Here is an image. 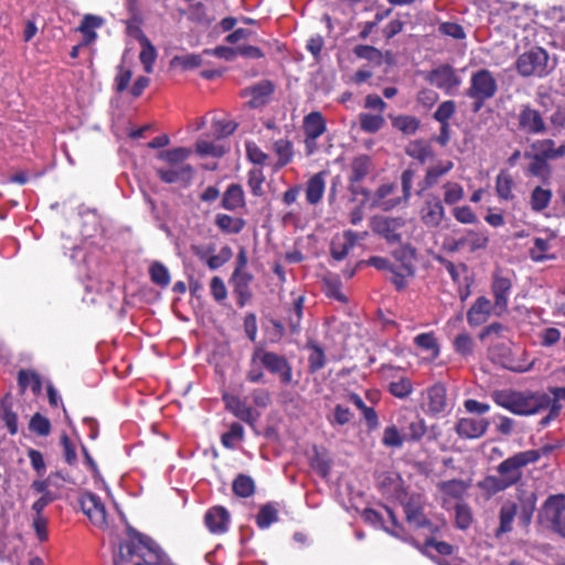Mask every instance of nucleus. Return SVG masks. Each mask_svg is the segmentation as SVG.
Instances as JSON below:
<instances>
[{
	"instance_id": "1",
	"label": "nucleus",
	"mask_w": 565,
	"mask_h": 565,
	"mask_svg": "<svg viewBox=\"0 0 565 565\" xmlns=\"http://www.w3.org/2000/svg\"><path fill=\"white\" fill-rule=\"evenodd\" d=\"M536 461V452H518L501 461L497 467L498 475L487 476L478 482V488L488 497H492L516 484L522 479V469Z\"/></svg>"
},
{
	"instance_id": "2",
	"label": "nucleus",
	"mask_w": 565,
	"mask_h": 565,
	"mask_svg": "<svg viewBox=\"0 0 565 565\" xmlns=\"http://www.w3.org/2000/svg\"><path fill=\"white\" fill-rule=\"evenodd\" d=\"M492 399L497 405L509 412L527 416L545 409L551 404L550 395L545 393L519 392L513 390H501L492 393Z\"/></svg>"
},
{
	"instance_id": "3",
	"label": "nucleus",
	"mask_w": 565,
	"mask_h": 565,
	"mask_svg": "<svg viewBox=\"0 0 565 565\" xmlns=\"http://www.w3.org/2000/svg\"><path fill=\"white\" fill-rule=\"evenodd\" d=\"M136 555L139 561L135 565H172L167 554L149 536L138 532L131 535V543L119 546V556L115 559V565H121L126 556Z\"/></svg>"
},
{
	"instance_id": "4",
	"label": "nucleus",
	"mask_w": 565,
	"mask_h": 565,
	"mask_svg": "<svg viewBox=\"0 0 565 565\" xmlns=\"http://www.w3.org/2000/svg\"><path fill=\"white\" fill-rule=\"evenodd\" d=\"M498 88L497 76L487 68H480L471 74L466 96L473 102V108L478 111L487 100L495 96Z\"/></svg>"
},
{
	"instance_id": "5",
	"label": "nucleus",
	"mask_w": 565,
	"mask_h": 565,
	"mask_svg": "<svg viewBox=\"0 0 565 565\" xmlns=\"http://www.w3.org/2000/svg\"><path fill=\"white\" fill-rule=\"evenodd\" d=\"M548 54L545 50L534 47L518 57L515 67L523 77H545L552 70L548 65Z\"/></svg>"
},
{
	"instance_id": "6",
	"label": "nucleus",
	"mask_w": 565,
	"mask_h": 565,
	"mask_svg": "<svg viewBox=\"0 0 565 565\" xmlns=\"http://www.w3.org/2000/svg\"><path fill=\"white\" fill-rule=\"evenodd\" d=\"M260 363L270 373L279 376L285 385L292 382V370L287 359L275 352L256 349L252 355V364Z\"/></svg>"
},
{
	"instance_id": "7",
	"label": "nucleus",
	"mask_w": 565,
	"mask_h": 565,
	"mask_svg": "<svg viewBox=\"0 0 565 565\" xmlns=\"http://www.w3.org/2000/svg\"><path fill=\"white\" fill-rule=\"evenodd\" d=\"M541 521L565 537V495H550L540 511Z\"/></svg>"
},
{
	"instance_id": "8",
	"label": "nucleus",
	"mask_w": 565,
	"mask_h": 565,
	"mask_svg": "<svg viewBox=\"0 0 565 565\" xmlns=\"http://www.w3.org/2000/svg\"><path fill=\"white\" fill-rule=\"evenodd\" d=\"M426 79L449 96H454L461 85V77L448 64H443L431 70Z\"/></svg>"
},
{
	"instance_id": "9",
	"label": "nucleus",
	"mask_w": 565,
	"mask_h": 565,
	"mask_svg": "<svg viewBox=\"0 0 565 565\" xmlns=\"http://www.w3.org/2000/svg\"><path fill=\"white\" fill-rule=\"evenodd\" d=\"M422 223L428 228H437L446 216L443 201L434 194H427L418 210Z\"/></svg>"
},
{
	"instance_id": "10",
	"label": "nucleus",
	"mask_w": 565,
	"mask_h": 565,
	"mask_svg": "<svg viewBox=\"0 0 565 565\" xmlns=\"http://www.w3.org/2000/svg\"><path fill=\"white\" fill-rule=\"evenodd\" d=\"M446 388L443 384H434L423 393L422 408L430 416L445 414L448 411Z\"/></svg>"
},
{
	"instance_id": "11",
	"label": "nucleus",
	"mask_w": 565,
	"mask_h": 565,
	"mask_svg": "<svg viewBox=\"0 0 565 565\" xmlns=\"http://www.w3.org/2000/svg\"><path fill=\"white\" fill-rule=\"evenodd\" d=\"M79 503L82 511L95 526L104 527L106 525V509L98 495L86 492L82 494Z\"/></svg>"
},
{
	"instance_id": "12",
	"label": "nucleus",
	"mask_w": 565,
	"mask_h": 565,
	"mask_svg": "<svg viewBox=\"0 0 565 565\" xmlns=\"http://www.w3.org/2000/svg\"><path fill=\"white\" fill-rule=\"evenodd\" d=\"M519 129L525 134L540 135L545 132L546 125L539 110L530 105L521 106L518 115Z\"/></svg>"
},
{
	"instance_id": "13",
	"label": "nucleus",
	"mask_w": 565,
	"mask_h": 565,
	"mask_svg": "<svg viewBox=\"0 0 565 565\" xmlns=\"http://www.w3.org/2000/svg\"><path fill=\"white\" fill-rule=\"evenodd\" d=\"M491 290L494 298V313L501 316L508 310L512 282L509 278L495 274L493 276Z\"/></svg>"
},
{
	"instance_id": "14",
	"label": "nucleus",
	"mask_w": 565,
	"mask_h": 565,
	"mask_svg": "<svg viewBox=\"0 0 565 565\" xmlns=\"http://www.w3.org/2000/svg\"><path fill=\"white\" fill-rule=\"evenodd\" d=\"M394 257L399 262V265H394L396 273L395 277H392V282L397 287V289H402L406 285V277H409L414 274V253L411 248L403 247L394 252Z\"/></svg>"
},
{
	"instance_id": "15",
	"label": "nucleus",
	"mask_w": 565,
	"mask_h": 565,
	"mask_svg": "<svg viewBox=\"0 0 565 565\" xmlns=\"http://www.w3.org/2000/svg\"><path fill=\"white\" fill-rule=\"evenodd\" d=\"M367 236V232L344 231L342 235L334 237L331 244V254L337 260H342L349 252L355 246L358 241H362Z\"/></svg>"
},
{
	"instance_id": "16",
	"label": "nucleus",
	"mask_w": 565,
	"mask_h": 565,
	"mask_svg": "<svg viewBox=\"0 0 565 565\" xmlns=\"http://www.w3.org/2000/svg\"><path fill=\"white\" fill-rule=\"evenodd\" d=\"M403 225L401 218L375 216L371 221L372 230L383 236L387 242H397L401 238L399 230Z\"/></svg>"
},
{
	"instance_id": "17",
	"label": "nucleus",
	"mask_w": 565,
	"mask_h": 565,
	"mask_svg": "<svg viewBox=\"0 0 565 565\" xmlns=\"http://www.w3.org/2000/svg\"><path fill=\"white\" fill-rule=\"evenodd\" d=\"M303 130L306 134V146L311 153L317 138L326 131V121L319 111L308 114L303 119Z\"/></svg>"
},
{
	"instance_id": "18",
	"label": "nucleus",
	"mask_w": 565,
	"mask_h": 565,
	"mask_svg": "<svg viewBox=\"0 0 565 565\" xmlns=\"http://www.w3.org/2000/svg\"><path fill=\"white\" fill-rule=\"evenodd\" d=\"M158 177L164 183H183L188 184L193 177V168L190 164H181V167H160L156 169Z\"/></svg>"
},
{
	"instance_id": "19",
	"label": "nucleus",
	"mask_w": 565,
	"mask_h": 565,
	"mask_svg": "<svg viewBox=\"0 0 565 565\" xmlns=\"http://www.w3.org/2000/svg\"><path fill=\"white\" fill-rule=\"evenodd\" d=\"M492 310H494V307L487 297H478L467 312L469 326L479 327L483 324L491 316Z\"/></svg>"
},
{
	"instance_id": "20",
	"label": "nucleus",
	"mask_w": 565,
	"mask_h": 565,
	"mask_svg": "<svg viewBox=\"0 0 565 565\" xmlns=\"http://www.w3.org/2000/svg\"><path fill=\"white\" fill-rule=\"evenodd\" d=\"M204 522L211 533H225L228 530L230 513L223 507H213L206 511Z\"/></svg>"
},
{
	"instance_id": "21",
	"label": "nucleus",
	"mask_w": 565,
	"mask_h": 565,
	"mask_svg": "<svg viewBox=\"0 0 565 565\" xmlns=\"http://www.w3.org/2000/svg\"><path fill=\"white\" fill-rule=\"evenodd\" d=\"M489 422L484 418H461L456 424V431L463 438H479L488 429Z\"/></svg>"
},
{
	"instance_id": "22",
	"label": "nucleus",
	"mask_w": 565,
	"mask_h": 565,
	"mask_svg": "<svg viewBox=\"0 0 565 565\" xmlns=\"http://www.w3.org/2000/svg\"><path fill=\"white\" fill-rule=\"evenodd\" d=\"M399 201V198L396 195V186L390 183L379 186L372 196V205L384 211L392 210Z\"/></svg>"
},
{
	"instance_id": "23",
	"label": "nucleus",
	"mask_w": 565,
	"mask_h": 565,
	"mask_svg": "<svg viewBox=\"0 0 565 565\" xmlns=\"http://www.w3.org/2000/svg\"><path fill=\"white\" fill-rule=\"evenodd\" d=\"M326 177L327 172L321 171L313 174L307 182L306 185V200L309 204H318L326 191Z\"/></svg>"
},
{
	"instance_id": "24",
	"label": "nucleus",
	"mask_w": 565,
	"mask_h": 565,
	"mask_svg": "<svg viewBox=\"0 0 565 565\" xmlns=\"http://www.w3.org/2000/svg\"><path fill=\"white\" fill-rule=\"evenodd\" d=\"M438 489L443 493V504L447 507L449 500L455 499L459 500L463 497L468 489V484L459 479H452L448 481H443L438 483Z\"/></svg>"
},
{
	"instance_id": "25",
	"label": "nucleus",
	"mask_w": 565,
	"mask_h": 565,
	"mask_svg": "<svg viewBox=\"0 0 565 565\" xmlns=\"http://www.w3.org/2000/svg\"><path fill=\"white\" fill-rule=\"evenodd\" d=\"M405 152L411 158L420 163H426L434 158V150L431 145L423 139L413 140L407 143Z\"/></svg>"
},
{
	"instance_id": "26",
	"label": "nucleus",
	"mask_w": 565,
	"mask_h": 565,
	"mask_svg": "<svg viewBox=\"0 0 565 565\" xmlns=\"http://www.w3.org/2000/svg\"><path fill=\"white\" fill-rule=\"evenodd\" d=\"M223 401L226 408L237 418L250 423L253 420V411L241 398L231 394H224Z\"/></svg>"
},
{
	"instance_id": "27",
	"label": "nucleus",
	"mask_w": 565,
	"mask_h": 565,
	"mask_svg": "<svg viewBox=\"0 0 565 565\" xmlns=\"http://www.w3.org/2000/svg\"><path fill=\"white\" fill-rule=\"evenodd\" d=\"M245 205L244 191L238 184H231L224 192L222 206L228 211H236Z\"/></svg>"
},
{
	"instance_id": "28",
	"label": "nucleus",
	"mask_w": 565,
	"mask_h": 565,
	"mask_svg": "<svg viewBox=\"0 0 565 565\" xmlns=\"http://www.w3.org/2000/svg\"><path fill=\"white\" fill-rule=\"evenodd\" d=\"M518 513V505L514 502L507 501L500 509V525L497 530V536L512 531L514 518Z\"/></svg>"
},
{
	"instance_id": "29",
	"label": "nucleus",
	"mask_w": 565,
	"mask_h": 565,
	"mask_svg": "<svg viewBox=\"0 0 565 565\" xmlns=\"http://www.w3.org/2000/svg\"><path fill=\"white\" fill-rule=\"evenodd\" d=\"M398 424L401 425V430H403L406 441H418L427 431L426 423L420 417H414L407 423V426H404L401 420H398Z\"/></svg>"
},
{
	"instance_id": "30",
	"label": "nucleus",
	"mask_w": 565,
	"mask_h": 565,
	"mask_svg": "<svg viewBox=\"0 0 565 565\" xmlns=\"http://www.w3.org/2000/svg\"><path fill=\"white\" fill-rule=\"evenodd\" d=\"M191 149L185 147H178L169 150L160 151L157 154V158L168 166L172 167H181V164H185L184 161L190 157Z\"/></svg>"
},
{
	"instance_id": "31",
	"label": "nucleus",
	"mask_w": 565,
	"mask_h": 565,
	"mask_svg": "<svg viewBox=\"0 0 565 565\" xmlns=\"http://www.w3.org/2000/svg\"><path fill=\"white\" fill-rule=\"evenodd\" d=\"M555 143L551 139L539 140L532 145V149L544 159H556L561 158L565 154V145L559 146L558 148L554 147Z\"/></svg>"
},
{
	"instance_id": "32",
	"label": "nucleus",
	"mask_w": 565,
	"mask_h": 565,
	"mask_svg": "<svg viewBox=\"0 0 565 565\" xmlns=\"http://www.w3.org/2000/svg\"><path fill=\"white\" fill-rule=\"evenodd\" d=\"M488 236L480 232L467 231L465 237L460 238L451 247V250H458L461 246L468 245L471 250L486 248L488 245Z\"/></svg>"
},
{
	"instance_id": "33",
	"label": "nucleus",
	"mask_w": 565,
	"mask_h": 565,
	"mask_svg": "<svg viewBox=\"0 0 565 565\" xmlns=\"http://www.w3.org/2000/svg\"><path fill=\"white\" fill-rule=\"evenodd\" d=\"M391 120L395 129L407 136L415 135L420 126L419 119L411 115L391 116Z\"/></svg>"
},
{
	"instance_id": "34",
	"label": "nucleus",
	"mask_w": 565,
	"mask_h": 565,
	"mask_svg": "<svg viewBox=\"0 0 565 565\" xmlns=\"http://www.w3.org/2000/svg\"><path fill=\"white\" fill-rule=\"evenodd\" d=\"M246 222L241 217H233L227 214H217L215 216V225L226 234H238Z\"/></svg>"
},
{
	"instance_id": "35",
	"label": "nucleus",
	"mask_w": 565,
	"mask_h": 565,
	"mask_svg": "<svg viewBox=\"0 0 565 565\" xmlns=\"http://www.w3.org/2000/svg\"><path fill=\"white\" fill-rule=\"evenodd\" d=\"M274 92V85L269 81H263L257 85L249 88V94L252 96L250 105L253 107H259L264 105L269 96Z\"/></svg>"
},
{
	"instance_id": "36",
	"label": "nucleus",
	"mask_w": 565,
	"mask_h": 565,
	"mask_svg": "<svg viewBox=\"0 0 565 565\" xmlns=\"http://www.w3.org/2000/svg\"><path fill=\"white\" fill-rule=\"evenodd\" d=\"M360 127L364 132L375 134L385 125L383 114L361 113L359 115Z\"/></svg>"
},
{
	"instance_id": "37",
	"label": "nucleus",
	"mask_w": 565,
	"mask_h": 565,
	"mask_svg": "<svg viewBox=\"0 0 565 565\" xmlns=\"http://www.w3.org/2000/svg\"><path fill=\"white\" fill-rule=\"evenodd\" d=\"M372 162L369 156L362 154L356 158L351 163V175L350 182L356 183L362 181L370 172Z\"/></svg>"
},
{
	"instance_id": "38",
	"label": "nucleus",
	"mask_w": 565,
	"mask_h": 565,
	"mask_svg": "<svg viewBox=\"0 0 565 565\" xmlns=\"http://www.w3.org/2000/svg\"><path fill=\"white\" fill-rule=\"evenodd\" d=\"M513 179L508 171H501L497 175L495 191L500 199L509 201L514 198L513 195Z\"/></svg>"
},
{
	"instance_id": "39",
	"label": "nucleus",
	"mask_w": 565,
	"mask_h": 565,
	"mask_svg": "<svg viewBox=\"0 0 565 565\" xmlns=\"http://www.w3.org/2000/svg\"><path fill=\"white\" fill-rule=\"evenodd\" d=\"M454 168V163L450 160L439 161L435 166L430 167L426 171L425 184L427 188L435 185L438 180L447 174Z\"/></svg>"
},
{
	"instance_id": "40",
	"label": "nucleus",
	"mask_w": 565,
	"mask_h": 565,
	"mask_svg": "<svg viewBox=\"0 0 565 565\" xmlns=\"http://www.w3.org/2000/svg\"><path fill=\"white\" fill-rule=\"evenodd\" d=\"M552 200V191L542 186L533 189L530 196V205L534 212H541L545 210Z\"/></svg>"
},
{
	"instance_id": "41",
	"label": "nucleus",
	"mask_w": 565,
	"mask_h": 565,
	"mask_svg": "<svg viewBox=\"0 0 565 565\" xmlns=\"http://www.w3.org/2000/svg\"><path fill=\"white\" fill-rule=\"evenodd\" d=\"M414 343L423 351L427 352L430 358L436 359L439 355V345L433 332H425L414 338Z\"/></svg>"
},
{
	"instance_id": "42",
	"label": "nucleus",
	"mask_w": 565,
	"mask_h": 565,
	"mask_svg": "<svg viewBox=\"0 0 565 565\" xmlns=\"http://www.w3.org/2000/svg\"><path fill=\"white\" fill-rule=\"evenodd\" d=\"M141 52L139 55L140 62L143 65V70L147 73H152L153 64L157 58V51L147 38L140 40Z\"/></svg>"
},
{
	"instance_id": "43",
	"label": "nucleus",
	"mask_w": 565,
	"mask_h": 565,
	"mask_svg": "<svg viewBox=\"0 0 565 565\" xmlns=\"http://www.w3.org/2000/svg\"><path fill=\"white\" fill-rule=\"evenodd\" d=\"M18 381L22 391L30 388L33 393L38 394L42 390L41 379L39 374H36L33 371H20L18 375Z\"/></svg>"
},
{
	"instance_id": "44",
	"label": "nucleus",
	"mask_w": 565,
	"mask_h": 565,
	"mask_svg": "<svg viewBox=\"0 0 565 565\" xmlns=\"http://www.w3.org/2000/svg\"><path fill=\"white\" fill-rule=\"evenodd\" d=\"M390 393L397 398H406L413 392V384L409 379L398 376L388 383Z\"/></svg>"
},
{
	"instance_id": "45",
	"label": "nucleus",
	"mask_w": 565,
	"mask_h": 565,
	"mask_svg": "<svg viewBox=\"0 0 565 565\" xmlns=\"http://www.w3.org/2000/svg\"><path fill=\"white\" fill-rule=\"evenodd\" d=\"M232 280L234 282V290L241 298V306L244 305V301L249 298V288L248 285L252 280V276L248 273H233Z\"/></svg>"
},
{
	"instance_id": "46",
	"label": "nucleus",
	"mask_w": 565,
	"mask_h": 565,
	"mask_svg": "<svg viewBox=\"0 0 565 565\" xmlns=\"http://www.w3.org/2000/svg\"><path fill=\"white\" fill-rule=\"evenodd\" d=\"M149 274L152 282L160 287H167L171 281L169 269L160 262L150 265Z\"/></svg>"
},
{
	"instance_id": "47",
	"label": "nucleus",
	"mask_w": 565,
	"mask_h": 565,
	"mask_svg": "<svg viewBox=\"0 0 565 565\" xmlns=\"http://www.w3.org/2000/svg\"><path fill=\"white\" fill-rule=\"evenodd\" d=\"M307 348L310 350L308 358L309 370L310 372L315 373L324 366L326 355L322 348L315 342H309Z\"/></svg>"
},
{
	"instance_id": "48",
	"label": "nucleus",
	"mask_w": 565,
	"mask_h": 565,
	"mask_svg": "<svg viewBox=\"0 0 565 565\" xmlns=\"http://www.w3.org/2000/svg\"><path fill=\"white\" fill-rule=\"evenodd\" d=\"M452 344L455 352L463 358H468L473 353L475 343L471 335L467 332L459 333L454 339Z\"/></svg>"
},
{
	"instance_id": "49",
	"label": "nucleus",
	"mask_w": 565,
	"mask_h": 565,
	"mask_svg": "<svg viewBox=\"0 0 565 565\" xmlns=\"http://www.w3.org/2000/svg\"><path fill=\"white\" fill-rule=\"evenodd\" d=\"M278 521V511L277 509L268 503L260 508L257 516L256 523L260 529H268L273 523Z\"/></svg>"
},
{
	"instance_id": "50",
	"label": "nucleus",
	"mask_w": 565,
	"mask_h": 565,
	"mask_svg": "<svg viewBox=\"0 0 565 565\" xmlns=\"http://www.w3.org/2000/svg\"><path fill=\"white\" fill-rule=\"evenodd\" d=\"M403 430H399L396 425L387 426L383 431L382 443L386 447L399 448L405 443Z\"/></svg>"
},
{
	"instance_id": "51",
	"label": "nucleus",
	"mask_w": 565,
	"mask_h": 565,
	"mask_svg": "<svg viewBox=\"0 0 565 565\" xmlns=\"http://www.w3.org/2000/svg\"><path fill=\"white\" fill-rule=\"evenodd\" d=\"M274 150L278 157V162H277L278 167H284L291 161L294 152H292V145L290 141H288L286 139H279V140L275 141Z\"/></svg>"
},
{
	"instance_id": "52",
	"label": "nucleus",
	"mask_w": 565,
	"mask_h": 565,
	"mask_svg": "<svg viewBox=\"0 0 565 565\" xmlns=\"http://www.w3.org/2000/svg\"><path fill=\"white\" fill-rule=\"evenodd\" d=\"M444 190V202L448 205H452L462 200L465 191L462 185L457 182H446L443 185Z\"/></svg>"
},
{
	"instance_id": "53",
	"label": "nucleus",
	"mask_w": 565,
	"mask_h": 565,
	"mask_svg": "<svg viewBox=\"0 0 565 565\" xmlns=\"http://www.w3.org/2000/svg\"><path fill=\"white\" fill-rule=\"evenodd\" d=\"M255 484L250 477L239 475L233 482V491L236 495L247 498L254 493Z\"/></svg>"
},
{
	"instance_id": "54",
	"label": "nucleus",
	"mask_w": 565,
	"mask_h": 565,
	"mask_svg": "<svg viewBox=\"0 0 565 565\" xmlns=\"http://www.w3.org/2000/svg\"><path fill=\"white\" fill-rule=\"evenodd\" d=\"M226 147L217 142L200 139L196 142V151L201 156L221 157L226 152Z\"/></svg>"
},
{
	"instance_id": "55",
	"label": "nucleus",
	"mask_w": 565,
	"mask_h": 565,
	"mask_svg": "<svg viewBox=\"0 0 565 565\" xmlns=\"http://www.w3.org/2000/svg\"><path fill=\"white\" fill-rule=\"evenodd\" d=\"M244 437V428L238 423H233L230 426L228 431L222 435V444L224 447L228 449H233L235 447V443L237 440H242Z\"/></svg>"
},
{
	"instance_id": "56",
	"label": "nucleus",
	"mask_w": 565,
	"mask_h": 565,
	"mask_svg": "<svg viewBox=\"0 0 565 565\" xmlns=\"http://www.w3.org/2000/svg\"><path fill=\"white\" fill-rule=\"evenodd\" d=\"M456 113V103L454 100H445L437 107L434 113V119L439 124H449V119Z\"/></svg>"
},
{
	"instance_id": "57",
	"label": "nucleus",
	"mask_w": 565,
	"mask_h": 565,
	"mask_svg": "<svg viewBox=\"0 0 565 565\" xmlns=\"http://www.w3.org/2000/svg\"><path fill=\"white\" fill-rule=\"evenodd\" d=\"M233 257V250L230 246H223L220 252L207 259V267L215 270L226 264Z\"/></svg>"
},
{
	"instance_id": "58",
	"label": "nucleus",
	"mask_w": 565,
	"mask_h": 565,
	"mask_svg": "<svg viewBox=\"0 0 565 565\" xmlns=\"http://www.w3.org/2000/svg\"><path fill=\"white\" fill-rule=\"evenodd\" d=\"M550 249V242L544 238L536 237L533 246L530 248V256L534 262H542L547 259V252Z\"/></svg>"
},
{
	"instance_id": "59",
	"label": "nucleus",
	"mask_w": 565,
	"mask_h": 565,
	"mask_svg": "<svg viewBox=\"0 0 565 565\" xmlns=\"http://www.w3.org/2000/svg\"><path fill=\"white\" fill-rule=\"evenodd\" d=\"M457 526L465 530L468 529L472 522V514L470 508L462 502H458L455 507Z\"/></svg>"
},
{
	"instance_id": "60",
	"label": "nucleus",
	"mask_w": 565,
	"mask_h": 565,
	"mask_svg": "<svg viewBox=\"0 0 565 565\" xmlns=\"http://www.w3.org/2000/svg\"><path fill=\"white\" fill-rule=\"evenodd\" d=\"M265 177L259 168H254L248 172V185L254 195L260 196L263 194V183Z\"/></svg>"
},
{
	"instance_id": "61",
	"label": "nucleus",
	"mask_w": 565,
	"mask_h": 565,
	"mask_svg": "<svg viewBox=\"0 0 565 565\" xmlns=\"http://www.w3.org/2000/svg\"><path fill=\"white\" fill-rule=\"evenodd\" d=\"M438 30L441 34L455 40L466 39V32L463 28L455 22H443L439 24Z\"/></svg>"
},
{
	"instance_id": "62",
	"label": "nucleus",
	"mask_w": 565,
	"mask_h": 565,
	"mask_svg": "<svg viewBox=\"0 0 565 565\" xmlns=\"http://www.w3.org/2000/svg\"><path fill=\"white\" fill-rule=\"evenodd\" d=\"M171 64L173 66H181L184 70L195 68L202 64V57L198 54L174 56Z\"/></svg>"
},
{
	"instance_id": "63",
	"label": "nucleus",
	"mask_w": 565,
	"mask_h": 565,
	"mask_svg": "<svg viewBox=\"0 0 565 565\" xmlns=\"http://www.w3.org/2000/svg\"><path fill=\"white\" fill-rule=\"evenodd\" d=\"M351 418H352V414H351L350 409L342 405H337L334 407L333 413L328 416V420L332 426L345 425L351 420Z\"/></svg>"
},
{
	"instance_id": "64",
	"label": "nucleus",
	"mask_w": 565,
	"mask_h": 565,
	"mask_svg": "<svg viewBox=\"0 0 565 565\" xmlns=\"http://www.w3.org/2000/svg\"><path fill=\"white\" fill-rule=\"evenodd\" d=\"M30 429L40 436H46L51 430L50 420L40 414H35L30 420Z\"/></svg>"
}]
</instances>
